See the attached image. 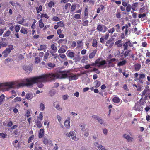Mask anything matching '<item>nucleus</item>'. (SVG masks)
I'll return each instance as SVG.
<instances>
[{"label": "nucleus", "instance_id": "nucleus-20", "mask_svg": "<svg viewBox=\"0 0 150 150\" xmlns=\"http://www.w3.org/2000/svg\"><path fill=\"white\" fill-rule=\"evenodd\" d=\"M125 50V51L124 53V54L122 55L120 57H122L123 55H124V57H126L129 55V53L131 51V50L129 49V50L127 49V50Z\"/></svg>", "mask_w": 150, "mask_h": 150}, {"label": "nucleus", "instance_id": "nucleus-36", "mask_svg": "<svg viewBox=\"0 0 150 150\" xmlns=\"http://www.w3.org/2000/svg\"><path fill=\"white\" fill-rule=\"evenodd\" d=\"M39 26L40 28H42L44 27V24L42 22V19H40L39 21Z\"/></svg>", "mask_w": 150, "mask_h": 150}, {"label": "nucleus", "instance_id": "nucleus-56", "mask_svg": "<svg viewBox=\"0 0 150 150\" xmlns=\"http://www.w3.org/2000/svg\"><path fill=\"white\" fill-rule=\"evenodd\" d=\"M34 135H31L28 139V143H30L31 141L32 140H33L34 138Z\"/></svg>", "mask_w": 150, "mask_h": 150}, {"label": "nucleus", "instance_id": "nucleus-41", "mask_svg": "<svg viewBox=\"0 0 150 150\" xmlns=\"http://www.w3.org/2000/svg\"><path fill=\"white\" fill-rule=\"evenodd\" d=\"M76 8V5L74 4H73L71 5L70 11L71 12H73L74 11Z\"/></svg>", "mask_w": 150, "mask_h": 150}, {"label": "nucleus", "instance_id": "nucleus-62", "mask_svg": "<svg viewBox=\"0 0 150 150\" xmlns=\"http://www.w3.org/2000/svg\"><path fill=\"white\" fill-rule=\"evenodd\" d=\"M53 20L55 21H58L60 20V18L57 16H54Z\"/></svg>", "mask_w": 150, "mask_h": 150}, {"label": "nucleus", "instance_id": "nucleus-1", "mask_svg": "<svg viewBox=\"0 0 150 150\" xmlns=\"http://www.w3.org/2000/svg\"><path fill=\"white\" fill-rule=\"evenodd\" d=\"M42 82L41 76L37 77H33L25 79L24 82L20 84L22 86H25L28 87H33L34 84Z\"/></svg>", "mask_w": 150, "mask_h": 150}, {"label": "nucleus", "instance_id": "nucleus-31", "mask_svg": "<svg viewBox=\"0 0 150 150\" xmlns=\"http://www.w3.org/2000/svg\"><path fill=\"white\" fill-rule=\"evenodd\" d=\"M94 83H96L95 86V88H98L101 85V82L100 81H98L97 80L95 81H94Z\"/></svg>", "mask_w": 150, "mask_h": 150}, {"label": "nucleus", "instance_id": "nucleus-53", "mask_svg": "<svg viewBox=\"0 0 150 150\" xmlns=\"http://www.w3.org/2000/svg\"><path fill=\"white\" fill-rule=\"evenodd\" d=\"M40 108L41 110L43 111L45 109L44 105L42 103H41L40 105Z\"/></svg>", "mask_w": 150, "mask_h": 150}, {"label": "nucleus", "instance_id": "nucleus-6", "mask_svg": "<svg viewBox=\"0 0 150 150\" xmlns=\"http://www.w3.org/2000/svg\"><path fill=\"white\" fill-rule=\"evenodd\" d=\"M60 72L62 73L61 76L60 75L59 78H65L69 76L68 75H71V74L70 73L69 71H61Z\"/></svg>", "mask_w": 150, "mask_h": 150}, {"label": "nucleus", "instance_id": "nucleus-39", "mask_svg": "<svg viewBox=\"0 0 150 150\" xmlns=\"http://www.w3.org/2000/svg\"><path fill=\"white\" fill-rule=\"evenodd\" d=\"M36 124L37 127L39 128H40L42 127V125L40 121L37 120L36 122Z\"/></svg>", "mask_w": 150, "mask_h": 150}, {"label": "nucleus", "instance_id": "nucleus-45", "mask_svg": "<svg viewBox=\"0 0 150 150\" xmlns=\"http://www.w3.org/2000/svg\"><path fill=\"white\" fill-rule=\"evenodd\" d=\"M100 8L99 7L97 9V11H96L97 13H100V10H103L104 8V6L103 5H100Z\"/></svg>", "mask_w": 150, "mask_h": 150}, {"label": "nucleus", "instance_id": "nucleus-51", "mask_svg": "<svg viewBox=\"0 0 150 150\" xmlns=\"http://www.w3.org/2000/svg\"><path fill=\"white\" fill-rule=\"evenodd\" d=\"M59 26L62 27L64 26V25L62 21H60L57 23Z\"/></svg>", "mask_w": 150, "mask_h": 150}, {"label": "nucleus", "instance_id": "nucleus-61", "mask_svg": "<svg viewBox=\"0 0 150 150\" xmlns=\"http://www.w3.org/2000/svg\"><path fill=\"white\" fill-rule=\"evenodd\" d=\"M137 3H134L133 4L132 6V8L133 10H135L136 7L137 6Z\"/></svg>", "mask_w": 150, "mask_h": 150}, {"label": "nucleus", "instance_id": "nucleus-55", "mask_svg": "<svg viewBox=\"0 0 150 150\" xmlns=\"http://www.w3.org/2000/svg\"><path fill=\"white\" fill-rule=\"evenodd\" d=\"M91 71H95L97 74H99L100 72V71L99 70H98V69H97L96 68H94L92 70H91Z\"/></svg>", "mask_w": 150, "mask_h": 150}, {"label": "nucleus", "instance_id": "nucleus-29", "mask_svg": "<svg viewBox=\"0 0 150 150\" xmlns=\"http://www.w3.org/2000/svg\"><path fill=\"white\" fill-rule=\"evenodd\" d=\"M67 40L66 39H60L58 40L57 41V43L59 44H62V43L64 42L66 43L67 42Z\"/></svg>", "mask_w": 150, "mask_h": 150}, {"label": "nucleus", "instance_id": "nucleus-24", "mask_svg": "<svg viewBox=\"0 0 150 150\" xmlns=\"http://www.w3.org/2000/svg\"><path fill=\"white\" fill-rule=\"evenodd\" d=\"M23 69L27 72H30L32 71V69L29 66H24L23 67Z\"/></svg>", "mask_w": 150, "mask_h": 150}, {"label": "nucleus", "instance_id": "nucleus-5", "mask_svg": "<svg viewBox=\"0 0 150 150\" xmlns=\"http://www.w3.org/2000/svg\"><path fill=\"white\" fill-rule=\"evenodd\" d=\"M15 84V82H6L4 83H0V87L4 86H8L9 88H13L14 87V85Z\"/></svg>", "mask_w": 150, "mask_h": 150}, {"label": "nucleus", "instance_id": "nucleus-59", "mask_svg": "<svg viewBox=\"0 0 150 150\" xmlns=\"http://www.w3.org/2000/svg\"><path fill=\"white\" fill-rule=\"evenodd\" d=\"M80 15H81V14H75L74 16V17L76 19H80L81 18V16Z\"/></svg>", "mask_w": 150, "mask_h": 150}, {"label": "nucleus", "instance_id": "nucleus-19", "mask_svg": "<svg viewBox=\"0 0 150 150\" xmlns=\"http://www.w3.org/2000/svg\"><path fill=\"white\" fill-rule=\"evenodd\" d=\"M141 94L142 97L145 94L149 95L150 94V89H145L142 92Z\"/></svg>", "mask_w": 150, "mask_h": 150}, {"label": "nucleus", "instance_id": "nucleus-12", "mask_svg": "<svg viewBox=\"0 0 150 150\" xmlns=\"http://www.w3.org/2000/svg\"><path fill=\"white\" fill-rule=\"evenodd\" d=\"M123 137L128 142H132L133 139L132 137H131L129 135H127L126 134L123 135Z\"/></svg>", "mask_w": 150, "mask_h": 150}, {"label": "nucleus", "instance_id": "nucleus-64", "mask_svg": "<svg viewBox=\"0 0 150 150\" xmlns=\"http://www.w3.org/2000/svg\"><path fill=\"white\" fill-rule=\"evenodd\" d=\"M0 45L2 47H5L7 46V44L4 42H0Z\"/></svg>", "mask_w": 150, "mask_h": 150}, {"label": "nucleus", "instance_id": "nucleus-46", "mask_svg": "<svg viewBox=\"0 0 150 150\" xmlns=\"http://www.w3.org/2000/svg\"><path fill=\"white\" fill-rule=\"evenodd\" d=\"M97 42L96 40H93L92 42V46L96 47H97Z\"/></svg>", "mask_w": 150, "mask_h": 150}, {"label": "nucleus", "instance_id": "nucleus-11", "mask_svg": "<svg viewBox=\"0 0 150 150\" xmlns=\"http://www.w3.org/2000/svg\"><path fill=\"white\" fill-rule=\"evenodd\" d=\"M116 59L115 58H113L109 60L108 62V63L109 64L108 66L107 67L108 68L110 67H113L114 66V64L112 62H114L116 61Z\"/></svg>", "mask_w": 150, "mask_h": 150}, {"label": "nucleus", "instance_id": "nucleus-3", "mask_svg": "<svg viewBox=\"0 0 150 150\" xmlns=\"http://www.w3.org/2000/svg\"><path fill=\"white\" fill-rule=\"evenodd\" d=\"M102 59V58L99 57L97 59L95 62V63H93L90 64V66H95L97 65L98 67H100L101 66L104 65L106 64V62L105 60H102L100 62V60Z\"/></svg>", "mask_w": 150, "mask_h": 150}, {"label": "nucleus", "instance_id": "nucleus-38", "mask_svg": "<svg viewBox=\"0 0 150 150\" xmlns=\"http://www.w3.org/2000/svg\"><path fill=\"white\" fill-rule=\"evenodd\" d=\"M55 3L53 1H50L48 4V6L50 8H51L52 7L54 6Z\"/></svg>", "mask_w": 150, "mask_h": 150}, {"label": "nucleus", "instance_id": "nucleus-33", "mask_svg": "<svg viewBox=\"0 0 150 150\" xmlns=\"http://www.w3.org/2000/svg\"><path fill=\"white\" fill-rule=\"evenodd\" d=\"M80 59V58L79 55H76L73 58V60H74L75 62L79 61Z\"/></svg>", "mask_w": 150, "mask_h": 150}, {"label": "nucleus", "instance_id": "nucleus-60", "mask_svg": "<svg viewBox=\"0 0 150 150\" xmlns=\"http://www.w3.org/2000/svg\"><path fill=\"white\" fill-rule=\"evenodd\" d=\"M116 16L118 19L121 18V14L120 11H117L116 13Z\"/></svg>", "mask_w": 150, "mask_h": 150}, {"label": "nucleus", "instance_id": "nucleus-26", "mask_svg": "<svg viewBox=\"0 0 150 150\" xmlns=\"http://www.w3.org/2000/svg\"><path fill=\"white\" fill-rule=\"evenodd\" d=\"M50 141V140L48 139L46 136H45L43 137V142L44 144L45 145H47Z\"/></svg>", "mask_w": 150, "mask_h": 150}, {"label": "nucleus", "instance_id": "nucleus-17", "mask_svg": "<svg viewBox=\"0 0 150 150\" xmlns=\"http://www.w3.org/2000/svg\"><path fill=\"white\" fill-rule=\"evenodd\" d=\"M97 50V49H96L95 50H93L92 52L90 53L89 55V58L90 59H91L94 57Z\"/></svg>", "mask_w": 150, "mask_h": 150}, {"label": "nucleus", "instance_id": "nucleus-4", "mask_svg": "<svg viewBox=\"0 0 150 150\" xmlns=\"http://www.w3.org/2000/svg\"><path fill=\"white\" fill-rule=\"evenodd\" d=\"M134 43L131 42L130 40H127L122 44V46L124 50H127L130 47H132L133 46Z\"/></svg>", "mask_w": 150, "mask_h": 150}, {"label": "nucleus", "instance_id": "nucleus-42", "mask_svg": "<svg viewBox=\"0 0 150 150\" xmlns=\"http://www.w3.org/2000/svg\"><path fill=\"white\" fill-rule=\"evenodd\" d=\"M33 97V96L32 94L28 93L26 95V98L28 100L32 99Z\"/></svg>", "mask_w": 150, "mask_h": 150}, {"label": "nucleus", "instance_id": "nucleus-35", "mask_svg": "<svg viewBox=\"0 0 150 150\" xmlns=\"http://www.w3.org/2000/svg\"><path fill=\"white\" fill-rule=\"evenodd\" d=\"M89 21L86 20H83L82 23V24L83 26H87L88 25Z\"/></svg>", "mask_w": 150, "mask_h": 150}, {"label": "nucleus", "instance_id": "nucleus-16", "mask_svg": "<svg viewBox=\"0 0 150 150\" xmlns=\"http://www.w3.org/2000/svg\"><path fill=\"white\" fill-rule=\"evenodd\" d=\"M114 40L113 38L109 39L106 42V43L109 45V47L111 48L114 45Z\"/></svg>", "mask_w": 150, "mask_h": 150}, {"label": "nucleus", "instance_id": "nucleus-15", "mask_svg": "<svg viewBox=\"0 0 150 150\" xmlns=\"http://www.w3.org/2000/svg\"><path fill=\"white\" fill-rule=\"evenodd\" d=\"M128 26L127 25H126L125 26H123L122 28V30L124 32L125 35L127 34L128 32Z\"/></svg>", "mask_w": 150, "mask_h": 150}, {"label": "nucleus", "instance_id": "nucleus-2", "mask_svg": "<svg viewBox=\"0 0 150 150\" xmlns=\"http://www.w3.org/2000/svg\"><path fill=\"white\" fill-rule=\"evenodd\" d=\"M40 76L42 82H45L47 81L49 78H50L52 80H54L59 78L60 74L57 73H51L43 74Z\"/></svg>", "mask_w": 150, "mask_h": 150}, {"label": "nucleus", "instance_id": "nucleus-47", "mask_svg": "<svg viewBox=\"0 0 150 150\" xmlns=\"http://www.w3.org/2000/svg\"><path fill=\"white\" fill-rule=\"evenodd\" d=\"M11 33V32L9 30H8L4 33L3 34V37H5L9 36Z\"/></svg>", "mask_w": 150, "mask_h": 150}, {"label": "nucleus", "instance_id": "nucleus-63", "mask_svg": "<svg viewBox=\"0 0 150 150\" xmlns=\"http://www.w3.org/2000/svg\"><path fill=\"white\" fill-rule=\"evenodd\" d=\"M80 127L82 128V130L83 131H84L85 130V125L84 124H80L79 125Z\"/></svg>", "mask_w": 150, "mask_h": 150}, {"label": "nucleus", "instance_id": "nucleus-28", "mask_svg": "<svg viewBox=\"0 0 150 150\" xmlns=\"http://www.w3.org/2000/svg\"><path fill=\"white\" fill-rule=\"evenodd\" d=\"M126 62V61L125 60H124L118 63L117 64V66H122L125 65Z\"/></svg>", "mask_w": 150, "mask_h": 150}, {"label": "nucleus", "instance_id": "nucleus-7", "mask_svg": "<svg viewBox=\"0 0 150 150\" xmlns=\"http://www.w3.org/2000/svg\"><path fill=\"white\" fill-rule=\"evenodd\" d=\"M144 104V102L141 103V101L140 102V104L138 103H136L135 106L134 108V110L136 111H142L143 110V108L141 105H143Z\"/></svg>", "mask_w": 150, "mask_h": 150}, {"label": "nucleus", "instance_id": "nucleus-34", "mask_svg": "<svg viewBox=\"0 0 150 150\" xmlns=\"http://www.w3.org/2000/svg\"><path fill=\"white\" fill-rule=\"evenodd\" d=\"M97 29L100 32H102L103 30V28L100 24H99L97 27Z\"/></svg>", "mask_w": 150, "mask_h": 150}, {"label": "nucleus", "instance_id": "nucleus-52", "mask_svg": "<svg viewBox=\"0 0 150 150\" xmlns=\"http://www.w3.org/2000/svg\"><path fill=\"white\" fill-rule=\"evenodd\" d=\"M20 29V25H16L15 27V30L16 33H18Z\"/></svg>", "mask_w": 150, "mask_h": 150}, {"label": "nucleus", "instance_id": "nucleus-9", "mask_svg": "<svg viewBox=\"0 0 150 150\" xmlns=\"http://www.w3.org/2000/svg\"><path fill=\"white\" fill-rule=\"evenodd\" d=\"M139 77L137 79L139 80L141 83H143L144 82L143 79L145 78L146 76L145 74H139Z\"/></svg>", "mask_w": 150, "mask_h": 150}, {"label": "nucleus", "instance_id": "nucleus-22", "mask_svg": "<svg viewBox=\"0 0 150 150\" xmlns=\"http://www.w3.org/2000/svg\"><path fill=\"white\" fill-rule=\"evenodd\" d=\"M94 144L95 146L97 147L99 150H106L103 146L99 145L97 142L95 143Z\"/></svg>", "mask_w": 150, "mask_h": 150}, {"label": "nucleus", "instance_id": "nucleus-54", "mask_svg": "<svg viewBox=\"0 0 150 150\" xmlns=\"http://www.w3.org/2000/svg\"><path fill=\"white\" fill-rule=\"evenodd\" d=\"M77 43L78 45V47H81V46L83 45V43L82 42V40L78 41L77 42Z\"/></svg>", "mask_w": 150, "mask_h": 150}, {"label": "nucleus", "instance_id": "nucleus-43", "mask_svg": "<svg viewBox=\"0 0 150 150\" xmlns=\"http://www.w3.org/2000/svg\"><path fill=\"white\" fill-rule=\"evenodd\" d=\"M48 66L51 68H53L55 67V65L54 63L49 62L48 63Z\"/></svg>", "mask_w": 150, "mask_h": 150}, {"label": "nucleus", "instance_id": "nucleus-25", "mask_svg": "<svg viewBox=\"0 0 150 150\" xmlns=\"http://www.w3.org/2000/svg\"><path fill=\"white\" fill-rule=\"evenodd\" d=\"M122 40H119L118 41L115 42V44L117 46V47H121L122 46Z\"/></svg>", "mask_w": 150, "mask_h": 150}, {"label": "nucleus", "instance_id": "nucleus-37", "mask_svg": "<svg viewBox=\"0 0 150 150\" xmlns=\"http://www.w3.org/2000/svg\"><path fill=\"white\" fill-rule=\"evenodd\" d=\"M53 106L54 107H55L59 111H61L62 110V109L60 108V106H59V104H57L56 105V106H55V103H53Z\"/></svg>", "mask_w": 150, "mask_h": 150}, {"label": "nucleus", "instance_id": "nucleus-10", "mask_svg": "<svg viewBox=\"0 0 150 150\" xmlns=\"http://www.w3.org/2000/svg\"><path fill=\"white\" fill-rule=\"evenodd\" d=\"M67 50V47L65 45H62L58 50V52L59 53H64Z\"/></svg>", "mask_w": 150, "mask_h": 150}, {"label": "nucleus", "instance_id": "nucleus-40", "mask_svg": "<svg viewBox=\"0 0 150 150\" xmlns=\"http://www.w3.org/2000/svg\"><path fill=\"white\" fill-rule=\"evenodd\" d=\"M20 32L24 34H27L28 32L27 30L24 28H22L20 30Z\"/></svg>", "mask_w": 150, "mask_h": 150}, {"label": "nucleus", "instance_id": "nucleus-30", "mask_svg": "<svg viewBox=\"0 0 150 150\" xmlns=\"http://www.w3.org/2000/svg\"><path fill=\"white\" fill-rule=\"evenodd\" d=\"M51 48L52 49L53 51L54 52H56L57 50V47L55 46L54 44H52L51 46Z\"/></svg>", "mask_w": 150, "mask_h": 150}, {"label": "nucleus", "instance_id": "nucleus-58", "mask_svg": "<svg viewBox=\"0 0 150 150\" xmlns=\"http://www.w3.org/2000/svg\"><path fill=\"white\" fill-rule=\"evenodd\" d=\"M21 98L20 97H17L15 98L14 99V101L16 102L17 101H20L21 100Z\"/></svg>", "mask_w": 150, "mask_h": 150}, {"label": "nucleus", "instance_id": "nucleus-49", "mask_svg": "<svg viewBox=\"0 0 150 150\" xmlns=\"http://www.w3.org/2000/svg\"><path fill=\"white\" fill-rule=\"evenodd\" d=\"M71 6V4L70 3H67L64 6V9L65 10H67L68 7L69 8Z\"/></svg>", "mask_w": 150, "mask_h": 150}, {"label": "nucleus", "instance_id": "nucleus-27", "mask_svg": "<svg viewBox=\"0 0 150 150\" xmlns=\"http://www.w3.org/2000/svg\"><path fill=\"white\" fill-rule=\"evenodd\" d=\"M120 98L117 97H115L112 99L113 102L115 103H118L120 102Z\"/></svg>", "mask_w": 150, "mask_h": 150}, {"label": "nucleus", "instance_id": "nucleus-50", "mask_svg": "<svg viewBox=\"0 0 150 150\" xmlns=\"http://www.w3.org/2000/svg\"><path fill=\"white\" fill-rule=\"evenodd\" d=\"M49 55V53L48 52H46L45 53L44 57V61H46V60L47 59Z\"/></svg>", "mask_w": 150, "mask_h": 150}, {"label": "nucleus", "instance_id": "nucleus-48", "mask_svg": "<svg viewBox=\"0 0 150 150\" xmlns=\"http://www.w3.org/2000/svg\"><path fill=\"white\" fill-rule=\"evenodd\" d=\"M44 17L46 19H48L49 18V16L46 13H42L41 14V18H42Z\"/></svg>", "mask_w": 150, "mask_h": 150}, {"label": "nucleus", "instance_id": "nucleus-57", "mask_svg": "<svg viewBox=\"0 0 150 150\" xmlns=\"http://www.w3.org/2000/svg\"><path fill=\"white\" fill-rule=\"evenodd\" d=\"M5 96L3 94H2L0 96V101L3 102L5 101Z\"/></svg>", "mask_w": 150, "mask_h": 150}, {"label": "nucleus", "instance_id": "nucleus-18", "mask_svg": "<svg viewBox=\"0 0 150 150\" xmlns=\"http://www.w3.org/2000/svg\"><path fill=\"white\" fill-rule=\"evenodd\" d=\"M66 54L67 56L70 58H72L75 55V53L74 52H71L68 50Z\"/></svg>", "mask_w": 150, "mask_h": 150}, {"label": "nucleus", "instance_id": "nucleus-21", "mask_svg": "<svg viewBox=\"0 0 150 150\" xmlns=\"http://www.w3.org/2000/svg\"><path fill=\"white\" fill-rule=\"evenodd\" d=\"M134 69L135 71H139L141 69V65L139 63L135 64L134 65Z\"/></svg>", "mask_w": 150, "mask_h": 150}, {"label": "nucleus", "instance_id": "nucleus-14", "mask_svg": "<svg viewBox=\"0 0 150 150\" xmlns=\"http://www.w3.org/2000/svg\"><path fill=\"white\" fill-rule=\"evenodd\" d=\"M11 52V51L9 49H8V48H6L2 52L3 54V57L4 58L7 57L8 54H9Z\"/></svg>", "mask_w": 150, "mask_h": 150}, {"label": "nucleus", "instance_id": "nucleus-8", "mask_svg": "<svg viewBox=\"0 0 150 150\" xmlns=\"http://www.w3.org/2000/svg\"><path fill=\"white\" fill-rule=\"evenodd\" d=\"M66 135L69 137L71 136L72 137V139L76 141L78 140V139L76 137L75 133L73 131H70L69 134L67 133Z\"/></svg>", "mask_w": 150, "mask_h": 150}, {"label": "nucleus", "instance_id": "nucleus-44", "mask_svg": "<svg viewBox=\"0 0 150 150\" xmlns=\"http://www.w3.org/2000/svg\"><path fill=\"white\" fill-rule=\"evenodd\" d=\"M70 79L71 80H75L77 79V77L76 75H74L73 76H69Z\"/></svg>", "mask_w": 150, "mask_h": 150}, {"label": "nucleus", "instance_id": "nucleus-23", "mask_svg": "<svg viewBox=\"0 0 150 150\" xmlns=\"http://www.w3.org/2000/svg\"><path fill=\"white\" fill-rule=\"evenodd\" d=\"M44 129H41L39 132V134L38 137H39L40 138H42L44 136Z\"/></svg>", "mask_w": 150, "mask_h": 150}, {"label": "nucleus", "instance_id": "nucleus-32", "mask_svg": "<svg viewBox=\"0 0 150 150\" xmlns=\"http://www.w3.org/2000/svg\"><path fill=\"white\" fill-rule=\"evenodd\" d=\"M64 125L67 128H68L70 126V121L69 120H66L65 121Z\"/></svg>", "mask_w": 150, "mask_h": 150}, {"label": "nucleus", "instance_id": "nucleus-13", "mask_svg": "<svg viewBox=\"0 0 150 150\" xmlns=\"http://www.w3.org/2000/svg\"><path fill=\"white\" fill-rule=\"evenodd\" d=\"M89 7L88 6H86L84 11V18L85 19L88 18V9Z\"/></svg>", "mask_w": 150, "mask_h": 150}]
</instances>
